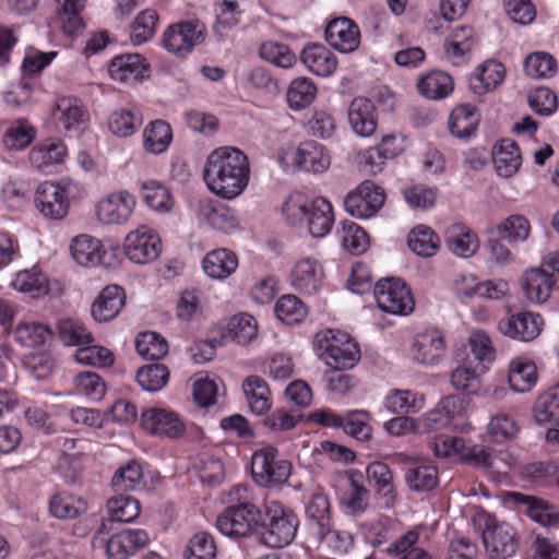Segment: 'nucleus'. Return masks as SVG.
Here are the masks:
<instances>
[{
  "label": "nucleus",
  "instance_id": "obj_3",
  "mask_svg": "<svg viewBox=\"0 0 559 559\" xmlns=\"http://www.w3.org/2000/svg\"><path fill=\"white\" fill-rule=\"evenodd\" d=\"M227 503L216 520L221 534L230 538L247 537L261 524V511L251 501L247 486H234L227 495Z\"/></svg>",
  "mask_w": 559,
  "mask_h": 559
},
{
  "label": "nucleus",
  "instance_id": "obj_51",
  "mask_svg": "<svg viewBox=\"0 0 559 559\" xmlns=\"http://www.w3.org/2000/svg\"><path fill=\"white\" fill-rule=\"evenodd\" d=\"M300 170L321 174L330 167L331 159L322 144L305 141L300 143Z\"/></svg>",
  "mask_w": 559,
  "mask_h": 559
},
{
  "label": "nucleus",
  "instance_id": "obj_50",
  "mask_svg": "<svg viewBox=\"0 0 559 559\" xmlns=\"http://www.w3.org/2000/svg\"><path fill=\"white\" fill-rule=\"evenodd\" d=\"M14 340L24 347H41L52 338L48 325L39 322H20L13 331Z\"/></svg>",
  "mask_w": 559,
  "mask_h": 559
},
{
  "label": "nucleus",
  "instance_id": "obj_13",
  "mask_svg": "<svg viewBox=\"0 0 559 559\" xmlns=\"http://www.w3.org/2000/svg\"><path fill=\"white\" fill-rule=\"evenodd\" d=\"M483 540L490 559H508L515 555L519 546L515 530L506 522L488 521Z\"/></svg>",
  "mask_w": 559,
  "mask_h": 559
},
{
  "label": "nucleus",
  "instance_id": "obj_45",
  "mask_svg": "<svg viewBox=\"0 0 559 559\" xmlns=\"http://www.w3.org/2000/svg\"><path fill=\"white\" fill-rule=\"evenodd\" d=\"M407 245L416 255L431 258L440 248V238L431 227L420 224L409 231Z\"/></svg>",
  "mask_w": 559,
  "mask_h": 559
},
{
  "label": "nucleus",
  "instance_id": "obj_15",
  "mask_svg": "<svg viewBox=\"0 0 559 559\" xmlns=\"http://www.w3.org/2000/svg\"><path fill=\"white\" fill-rule=\"evenodd\" d=\"M135 204V198L129 191L112 192L97 203V217L103 224L122 225L129 221Z\"/></svg>",
  "mask_w": 559,
  "mask_h": 559
},
{
  "label": "nucleus",
  "instance_id": "obj_17",
  "mask_svg": "<svg viewBox=\"0 0 559 559\" xmlns=\"http://www.w3.org/2000/svg\"><path fill=\"white\" fill-rule=\"evenodd\" d=\"M51 117L57 128L66 133L79 132L90 120V114L76 97H61L55 104Z\"/></svg>",
  "mask_w": 559,
  "mask_h": 559
},
{
  "label": "nucleus",
  "instance_id": "obj_14",
  "mask_svg": "<svg viewBox=\"0 0 559 559\" xmlns=\"http://www.w3.org/2000/svg\"><path fill=\"white\" fill-rule=\"evenodd\" d=\"M160 246L159 237L150 227L141 226L128 234L123 248L130 261L146 264L159 255Z\"/></svg>",
  "mask_w": 559,
  "mask_h": 559
},
{
  "label": "nucleus",
  "instance_id": "obj_42",
  "mask_svg": "<svg viewBox=\"0 0 559 559\" xmlns=\"http://www.w3.org/2000/svg\"><path fill=\"white\" fill-rule=\"evenodd\" d=\"M57 20L62 32L68 36L78 35L84 27L81 12L85 7V0H56Z\"/></svg>",
  "mask_w": 559,
  "mask_h": 559
},
{
  "label": "nucleus",
  "instance_id": "obj_6",
  "mask_svg": "<svg viewBox=\"0 0 559 559\" xmlns=\"http://www.w3.org/2000/svg\"><path fill=\"white\" fill-rule=\"evenodd\" d=\"M78 183L69 178L40 183L35 193V205L45 217L62 219L68 215L70 201L78 195Z\"/></svg>",
  "mask_w": 559,
  "mask_h": 559
},
{
  "label": "nucleus",
  "instance_id": "obj_10",
  "mask_svg": "<svg viewBox=\"0 0 559 559\" xmlns=\"http://www.w3.org/2000/svg\"><path fill=\"white\" fill-rule=\"evenodd\" d=\"M204 39V27L192 21L169 25L163 33L162 46L177 58H185Z\"/></svg>",
  "mask_w": 559,
  "mask_h": 559
},
{
  "label": "nucleus",
  "instance_id": "obj_29",
  "mask_svg": "<svg viewBox=\"0 0 559 559\" xmlns=\"http://www.w3.org/2000/svg\"><path fill=\"white\" fill-rule=\"evenodd\" d=\"M552 287L551 275L539 267L525 271L521 277V288L525 298L536 305L549 299Z\"/></svg>",
  "mask_w": 559,
  "mask_h": 559
},
{
  "label": "nucleus",
  "instance_id": "obj_32",
  "mask_svg": "<svg viewBox=\"0 0 559 559\" xmlns=\"http://www.w3.org/2000/svg\"><path fill=\"white\" fill-rule=\"evenodd\" d=\"M300 60L311 73L323 78L331 75L337 67L335 55L321 44L306 46Z\"/></svg>",
  "mask_w": 559,
  "mask_h": 559
},
{
  "label": "nucleus",
  "instance_id": "obj_20",
  "mask_svg": "<svg viewBox=\"0 0 559 559\" xmlns=\"http://www.w3.org/2000/svg\"><path fill=\"white\" fill-rule=\"evenodd\" d=\"M68 157V147L61 139L47 138L32 147L28 154L29 163L44 173H52Z\"/></svg>",
  "mask_w": 559,
  "mask_h": 559
},
{
  "label": "nucleus",
  "instance_id": "obj_39",
  "mask_svg": "<svg viewBox=\"0 0 559 559\" xmlns=\"http://www.w3.org/2000/svg\"><path fill=\"white\" fill-rule=\"evenodd\" d=\"M367 476L378 496L383 500V506L392 508L396 500V493L389 466L379 461L372 462L367 466Z\"/></svg>",
  "mask_w": 559,
  "mask_h": 559
},
{
  "label": "nucleus",
  "instance_id": "obj_4",
  "mask_svg": "<svg viewBox=\"0 0 559 559\" xmlns=\"http://www.w3.org/2000/svg\"><path fill=\"white\" fill-rule=\"evenodd\" d=\"M314 347L320 358L332 369H352L360 359L358 343L347 333L328 329L316 334Z\"/></svg>",
  "mask_w": 559,
  "mask_h": 559
},
{
  "label": "nucleus",
  "instance_id": "obj_19",
  "mask_svg": "<svg viewBox=\"0 0 559 559\" xmlns=\"http://www.w3.org/2000/svg\"><path fill=\"white\" fill-rule=\"evenodd\" d=\"M413 358L424 366H436L445 354L444 334L439 329H427L416 334L412 345Z\"/></svg>",
  "mask_w": 559,
  "mask_h": 559
},
{
  "label": "nucleus",
  "instance_id": "obj_48",
  "mask_svg": "<svg viewBox=\"0 0 559 559\" xmlns=\"http://www.w3.org/2000/svg\"><path fill=\"white\" fill-rule=\"evenodd\" d=\"M86 510L87 503L83 498L67 491L57 492L49 500V512L57 519H75Z\"/></svg>",
  "mask_w": 559,
  "mask_h": 559
},
{
  "label": "nucleus",
  "instance_id": "obj_21",
  "mask_svg": "<svg viewBox=\"0 0 559 559\" xmlns=\"http://www.w3.org/2000/svg\"><path fill=\"white\" fill-rule=\"evenodd\" d=\"M323 278L324 271L321 262L311 257L298 260L290 273L293 288L307 295L317 293L322 286Z\"/></svg>",
  "mask_w": 559,
  "mask_h": 559
},
{
  "label": "nucleus",
  "instance_id": "obj_49",
  "mask_svg": "<svg viewBox=\"0 0 559 559\" xmlns=\"http://www.w3.org/2000/svg\"><path fill=\"white\" fill-rule=\"evenodd\" d=\"M317 93L318 88L311 79H294L286 92L287 105L293 111H300L313 103Z\"/></svg>",
  "mask_w": 559,
  "mask_h": 559
},
{
  "label": "nucleus",
  "instance_id": "obj_11",
  "mask_svg": "<svg viewBox=\"0 0 559 559\" xmlns=\"http://www.w3.org/2000/svg\"><path fill=\"white\" fill-rule=\"evenodd\" d=\"M383 190L371 180L362 181L344 198V209L353 217L367 219L373 217L383 206Z\"/></svg>",
  "mask_w": 559,
  "mask_h": 559
},
{
  "label": "nucleus",
  "instance_id": "obj_41",
  "mask_svg": "<svg viewBox=\"0 0 559 559\" xmlns=\"http://www.w3.org/2000/svg\"><path fill=\"white\" fill-rule=\"evenodd\" d=\"M508 381L512 391L525 393L532 390L537 381L535 364L526 358H515L510 362Z\"/></svg>",
  "mask_w": 559,
  "mask_h": 559
},
{
  "label": "nucleus",
  "instance_id": "obj_25",
  "mask_svg": "<svg viewBox=\"0 0 559 559\" xmlns=\"http://www.w3.org/2000/svg\"><path fill=\"white\" fill-rule=\"evenodd\" d=\"M150 66L140 53H123L111 59L108 67L109 76L119 82L133 83L142 81L148 73Z\"/></svg>",
  "mask_w": 559,
  "mask_h": 559
},
{
  "label": "nucleus",
  "instance_id": "obj_8",
  "mask_svg": "<svg viewBox=\"0 0 559 559\" xmlns=\"http://www.w3.org/2000/svg\"><path fill=\"white\" fill-rule=\"evenodd\" d=\"M465 408L461 399L445 396L421 419L426 431L451 429L453 431L468 432L472 426L465 421Z\"/></svg>",
  "mask_w": 559,
  "mask_h": 559
},
{
  "label": "nucleus",
  "instance_id": "obj_9",
  "mask_svg": "<svg viewBox=\"0 0 559 559\" xmlns=\"http://www.w3.org/2000/svg\"><path fill=\"white\" fill-rule=\"evenodd\" d=\"M374 299L384 312L407 316L415 307L409 287L401 278H383L373 288Z\"/></svg>",
  "mask_w": 559,
  "mask_h": 559
},
{
  "label": "nucleus",
  "instance_id": "obj_44",
  "mask_svg": "<svg viewBox=\"0 0 559 559\" xmlns=\"http://www.w3.org/2000/svg\"><path fill=\"white\" fill-rule=\"evenodd\" d=\"M479 123V115L476 108L469 104L455 107L449 117V130L452 135L459 139H466L472 135Z\"/></svg>",
  "mask_w": 559,
  "mask_h": 559
},
{
  "label": "nucleus",
  "instance_id": "obj_58",
  "mask_svg": "<svg viewBox=\"0 0 559 559\" xmlns=\"http://www.w3.org/2000/svg\"><path fill=\"white\" fill-rule=\"evenodd\" d=\"M405 481L413 491H430L438 485V469L432 465L409 467L405 473Z\"/></svg>",
  "mask_w": 559,
  "mask_h": 559
},
{
  "label": "nucleus",
  "instance_id": "obj_61",
  "mask_svg": "<svg viewBox=\"0 0 559 559\" xmlns=\"http://www.w3.org/2000/svg\"><path fill=\"white\" fill-rule=\"evenodd\" d=\"M275 314L286 324L300 323L307 317V307L295 295H284L275 304Z\"/></svg>",
  "mask_w": 559,
  "mask_h": 559
},
{
  "label": "nucleus",
  "instance_id": "obj_47",
  "mask_svg": "<svg viewBox=\"0 0 559 559\" xmlns=\"http://www.w3.org/2000/svg\"><path fill=\"white\" fill-rule=\"evenodd\" d=\"M36 128L27 119L12 121L2 135V143L9 151H22L35 140Z\"/></svg>",
  "mask_w": 559,
  "mask_h": 559
},
{
  "label": "nucleus",
  "instance_id": "obj_35",
  "mask_svg": "<svg viewBox=\"0 0 559 559\" xmlns=\"http://www.w3.org/2000/svg\"><path fill=\"white\" fill-rule=\"evenodd\" d=\"M238 266V258L234 251L225 248L214 249L206 253L202 260L204 273L213 280H225Z\"/></svg>",
  "mask_w": 559,
  "mask_h": 559
},
{
  "label": "nucleus",
  "instance_id": "obj_7",
  "mask_svg": "<svg viewBox=\"0 0 559 559\" xmlns=\"http://www.w3.org/2000/svg\"><path fill=\"white\" fill-rule=\"evenodd\" d=\"M251 474L257 485L276 488L285 484L292 475V463L281 456L273 445H265L251 456Z\"/></svg>",
  "mask_w": 559,
  "mask_h": 559
},
{
  "label": "nucleus",
  "instance_id": "obj_24",
  "mask_svg": "<svg viewBox=\"0 0 559 559\" xmlns=\"http://www.w3.org/2000/svg\"><path fill=\"white\" fill-rule=\"evenodd\" d=\"M148 534L144 530H123L111 535L106 543L109 559H128L148 544Z\"/></svg>",
  "mask_w": 559,
  "mask_h": 559
},
{
  "label": "nucleus",
  "instance_id": "obj_30",
  "mask_svg": "<svg viewBox=\"0 0 559 559\" xmlns=\"http://www.w3.org/2000/svg\"><path fill=\"white\" fill-rule=\"evenodd\" d=\"M306 514L311 521L316 535L323 539L329 535L341 538V534L331 530L330 501L325 493H313L306 507Z\"/></svg>",
  "mask_w": 559,
  "mask_h": 559
},
{
  "label": "nucleus",
  "instance_id": "obj_54",
  "mask_svg": "<svg viewBox=\"0 0 559 559\" xmlns=\"http://www.w3.org/2000/svg\"><path fill=\"white\" fill-rule=\"evenodd\" d=\"M534 417L540 425H559V382L537 399Z\"/></svg>",
  "mask_w": 559,
  "mask_h": 559
},
{
  "label": "nucleus",
  "instance_id": "obj_2",
  "mask_svg": "<svg viewBox=\"0 0 559 559\" xmlns=\"http://www.w3.org/2000/svg\"><path fill=\"white\" fill-rule=\"evenodd\" d=\"M285 222L294 227L306 226L313 238L328 236L334 224V212L330 201L322 197L308 198L301 192L290 193L282 206Z\"/></svg>",
  "mask_w": 559,
  "mask_h": 559
},
{
  "label": "nucleus",
  "instance_id": "obj_63",
  "mask_svg": "<svg viewBox=\"0 0 559 559\" xmlns=\"http://www.w3.org/2000/svg\"><path fill=\"white\" fill-rule=\"evenodd\" d=\"M169 379V371L162 364H153L141 367L136 372L139 385L147 392L162 390Z\"/></svg>",
  "mask_w": 559,
  "mask_h": 559
},
{
  "label": "nucleus",
  "instance_id": "obj_55",
  "mask_svg": "<svg viewBox=\"0 0 559 559\" xmlns=\"http://www.w3.org/2000/svg\"><path fill=\"white\" fill-rule=\"evenodd\" d=\"M106 508L111 522L132 523L141 512L140 502L135 498L124 495L108 499Z\"/></svg>",
  "mask_w": 559,
  "mask_h": 559
},
{
  "label": "nucleus",
  "instance_id": "obj_5",
  "mask_svg": "<svg viewBox=\"0 0 559 559\" xmlns=\"http://www.w3.org/2000/svg\"><path fill=\"white\" fill-rule=\"evenodd\" d=\"M298 526V516L290 508L270 501L265 507L260 540L270 548H283L295 539Z\"/></svg>",
  "mask_w": 559,
  "mask_h": 559
},
{
  "label": "nucleus",
  "instance_id": "obj_46",
  "mask_svg": "<svg viewBox=\"0 0 559 559\" xmlns=\"http://www.w3.org/2000/svg\"><path fill=\"white\" fill-rule=\"evenodd\" d=\"M454 87L452 78L443 71H431L423 75L417 88L420 95L428 99H442L449 96Z\"/></svg>",
  "mask_w": 559,
  "mask_h": 559
},
{
  "label": "nucleus",
  "instance_id": "obj_53",
  "mask_svg": "<svg viewBox=\"0 0 559 559\" xmlns=\"http://www.w3.org/2000/svg\"><path fill=\"white\" fill-rule=\"evenodd\" d=\"M173 141V130L164 120L152 121L143 131L145 151L153 154L165 152Z\"/></svg>",
  "mask_w": 559,
  "mask_h": 559
},
{
  "label": "nucleus",
  "instance_id": "obj_22",
  "mask_svg": "<svg viewBox=\"0 0 559 559\" xmlns=\"http://www.w3.org/2000/svg\"><path fill=\"white\" fill-rule=\"evenodd\" d=\"M324 35L329 45L343 53L356 50L360 44L359 27L353 20L344 16L329 22Z\"/></svg>",
  "mask_w": 559,
  "mask_h": 559
},
{
  "label": "nucleus",
  "instance_id": "obj_31",
  "mask_svg": "<svg viewBox=\"0 0 559 559\" xmlns=\"http://www.w3.org/2000/svg\"><path fill=\"white\" fill-rule=\"evenodd\" d=\"M70 252L75 262L82 266L107 264L102 242L91 235L75 236L70 243Z\"/></svg>",
  "mask_w": 559,
  "mask_h": 559
},
{
  "label": "nucleus",
  "instance_id": "obj_27",
  "mask_svg": "<svg viewBox=\"0 0 559 559\" xmlns=\"http://www.w3.org/2000/svg\"><path fill=\"white\" fill-rule=\"evenodd\" d=\"M200 217L213 229L224 234H231L239 228L236 213L217 201L202 200L200 202Z\"/></svg>",
  "mask_w": 559,
  "mask_h": 559
},
{
  "label": "nucleus",
  "instance_id": "obj_23",
  "mask_svg": "<svg viewBox=\"0 0 559 559\" xmlns=\"http://www.w3.org/2000/svg\"><path fill=\"white\" fill-rule=\"evenodd\" d=\"M509 501L523 508V512L534 522L542 526L559 525V510L547 501L523 492L511 491L508 493Z\"/></svg>",
  "mask_w": 559,
  "mask_h": 559
},
{
  "label": "nucleus",
  "instance_id": "obj_52",
  "mask_svg": "<svg viewBox=\"0 0 559 559\" xmlns=\"http://www.w3.org/2000/svg\"><path fill=\"white\" fill-rule=\"evenodd\" d=\"M141 198L150 209L158 213H167L174 206L169 190L157 180L141 182Z\"/></svg>",
  "mask_w": 559,
  "mask_h": 559
},
{
  "label": "nucleus",
  "instance_id": "obj_12",
  "mask_svg": "<svg viewBox=\"0 0 559 559\" xmlns=\"http://www.w3.org/2000/svg\"><path fill=\"white\" fill-rule=\"evenodd\" d=\"M141 425L153 436L178 439L183 436L186 425L175 411L165 407H151L142 412Z\"/></svg>",
  "mask_w": 559,
  "mask_h": 559
},
{
  "label": "nucleus",
  "instance_id": "obj_43",
  "mask_svg": "<svg viewBox=\"0 0 559 559\" xmlns=\"http://www.w3.org/2000/svg\"><path fill=\"white\" fill-rule=\"evenodd\" d=\"M11 285L15 290L28 294L33 298H39L49 293L48 278L36 266L17 272Z\"/></svg>",
  "mask_w": 559,
  "mask_h": 559
},
{
  "label": "nucleus",
  "instance_id": "obj_57",
  "mask_svg": "<svg viewBox=\"0 0 559 559\" xmlns=\"http://www.w3.org/2000/svg\"><path fill=\"white\" fill-rule=\"evenodd\" d=\"M58 333L66 346H76L80 348L83 345L93 343L92 333L79 319L67 318L60 320L58 323Z\"/></svg>",
  "mask_w": 559,
  "mask_h": 559
},
{
  "label": "nucleus",
  "instance_id": "obj_34",
  "mask_svg": "<svg viewBox=\"0 0 559 559\" xmlns=\"http://www.w3.org/2000/svg\"><path fill=\"white\" fill-rule=\"evenodd\" d=\"M242 391L250 412L261 416L272 406L271 391L266 381L259 376H249L242 381Z\"/></svg>",
  "mask_w": 559,
  "mask_h": 559
},
{
  "label": "nucleus",
  "instance_id": "obj_36",
  "mask_svg": "<svg viewBox=\"0 0 559 559\" xmlns=\"http://www.w3.org/2000/svg\"><path fill=\"white\" fill-rule=\"evenodd\" d=\"M447 247L456 257L471 258L478 250L479 240L469 227L456 223L447 230Z\"/></svg>",
  "mask_w": 559,
  "mask_h": 559
},
{
  "label": "nucleus",
  "instance_id": "obj_64",
  "mask_svg": "<svg viewBox=\"0 0 559 559\" xmlns=\"http://www.w3.org/2000/svg\"><path fill=\"white\" fill-rule=\"evenodd\" d=\"M158 15L155 10L146 9L140 12L131 27L130 38L133 45L148 41L155 34Z\"/></svg>",
  "mask_w": 559,
  "mask_h": 559
},
{
  "label": "nucleus",
  "instance_id": "obj_28",
  "mask_svg": "<svg viewBox=\"0 0 559 559\" xmlns=\"http://www.w3.org/2000/svg\"><path fill=\"white\" fill-rule=\"evenodd\" d=\"M126 302L123 289L118 285L105 287L92 305L91 313L97 322H108L115 319Z\"/></svg>",
  "mask_w": 559,
  "mask_h": 559
},
{
  "label": "nucleus",
  "instance_id": "obj_26",
  "mask_svg": "<svg viewBox=\"0 0 559 559\" xmlns=\"http://www.w3.org/2000/svg\"><path fill=\"white\" fill-rule=\"evenodd\" d=\"M348 122L353 131L361 136H371L377 129V114L373 103L366 97H355L348 108Z\"/></svg>",
  "mask_w": 559,
  "mask_h": 559
},
{
  "label": "nucleus",
  "instance_id": "obj_37",
  "mask_svg": "<svg viewBox=\"0 0 559 559\" xmlns=\"http://www.w3.org/2000/svg\"><path fill=\"white\" fill-rule=\"evenodd\" d=\"M506 69L501 62L488 60L481 63L469 79V86L477 95L495 90L504 79Z\"/></svg>",
  "mask_w": 559,
  "mask_h": 559
},
{
  "label": "nucleus",
  "instance_id": "obj_62",
  "mask_svg": "<svg viewBox=\"0 0 559 559\" xmlns=\"http://www.w3.org/2000/svg\"><path fill=\"white\" fill-rule=\"evenodd\" d=\"M142 478V465L140 462L131 460L115 472L111 478V486L116 491H130L138 488Z\"/></svg>",
  "mask_w": 559,
  "mask_h": 559
},
{
  "label": "nucleus",
  "instance_id": "obj_40",
  "mask_svg": "<svg viewBox=\"0 0 559 559\" xmlns=\"http://www.w3.org/2000/svg\"><path fill=\"white\" fill-rule=\"evenodd\" d=\"M143 122V116L138 107H122L114 110L108 117V129L118 138L134 134Z\"/></svg>",
  "mask_w": 559,
  "mask_h": 559
},
{
  "label": "nucleus",
  "instance_id": "obj_18",
  "mask_svg": "<svg viewBox=\"0 0 559 559\" xmlns=\"http://www.w3.org/2000/svg\"><path fill=\"white\" fill-rule=\"evenodd\" d=\"M543 325L544 320L540 314L523 311L501 319L498 329L510 338L530 342L540 334Z\"/></svg>",
  "mask_w": 559,
  "mask_h": 559
},
{
  "label": "nucleus",
  "instance_id": "obj_56",
  "mask_svg": "<svg viewBox=\"0 0 559 559\" xmlns=\"http://www.w3.org/2000/svg\"><path fill=\"white\" fill-rule=\"evenodd\" d=\"M258 332L255 319L246 312L233 316L226 325L225 337L238 344H247L251 342Z\"/></svg>",
  "mask_w": 559,
  "mask_h": 559
},
{
  "label": "nucleus",
  "instance_id": "obj_60",
  "mask_svg": "<svg viewBox=\"0 0 559 559\" xmlns=\"http://www.w3.org/2000/svg\"><path fill=\"white\" fill-rule=\"evenodd\" d=\"M135 349L145 359L158 360L168 353V344L160 334L148 331L138 335Z\"/></svg>",
  "mask_w": 559,
  "mask_h": 559
},
{
  "label": "nucleus",
  "instance_id": "obj_16",
  "mask_svg": "<svg viewBox=\"0 0 559 559\" xmlns=\"http://www.w3.org/2000/svg\"><path fill=\"white\" fill-rule=\"evenodd\" d=\"M342 481L341 509L347 515L362 514L369 504V491L364 485V475L358 471H348L343 476Z\"/></svg>",
  "mask_w": 559,
  "mask_h": 559
},
{
  "label": "nucleus",
  "instance_id": "obj_59",
  "mask_svg": "<svg viewBox=\"0 0 559 559\" xmlns=\"http://www.w3.org/2000/svg\"><path fill=\"white\" fill-rule=\"evenodd\" d=\"M217 546L214 537L206 532L195 533L187 543L183 559H216Z\"/></svg>",
  "mask_w": 559,
  "mask_h": 559
},
{
  "label": "nucleus",
  "instance_id": "obj_1",
  "mask_svg": "<svg viewBox=\"0 0 559 559\" xmlns=\"http://www.w3.org/2000/svg\"><path fill=\"white\" fill-rule=\"evenodd\" d=\"M203 179L212 193L224 200H234L249 185V158L233 146L216 148L206 158Z\"/></svg>",
  "mask_w": 559,
  "mask_h": 559
},
{
  "label": "nucleus",
  "instance_id": "obj_38",
  "mask_svg": "<svg viewBox=\"0 0 559 559\" xmlns=\"http://www.w3.org/2000/svg\"><path fill=\"white\" fill-rule=\"evenodd\" d=\"M383 405L392 414H416L425 406V396L412 390L393 389L385 395Z\"/></svg>",
  "mask_w": 559,
  "mask_h": 559
},
{
  "label": "nucleus",
  "instance_id": "obj_33",
  "mask_svg": "<svg viewBox=\"0 0 559 559\" xmlns=\"http://www.w3.org/2000/svg\"><path fill=\"white\" fill-rule=\"evenodd\" d=\"M492 159L498 176L513 177L522 165V156L518 144L510 139H503L493 146Z\"/></svg>",
  "mask_w": 559,
  "mask_h": 559
}]
</instances>
